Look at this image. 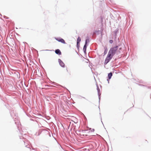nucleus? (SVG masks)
Returning <instances> with one entry per match:
<instances>
[{"label":"nucleus","instance_id":"obj_1","mask_svg":"<svg viewBox=\"0 0 151 151\" xmlns=\"http://www.w3.org/2000/svg\"><path fill=\"white\" fill-rule=\"evenodd\" d=\"M118 46H116L112 47L110 49L105 60L104 62L105 64H107L115 54L118 55L121 53L120 51L118 50Z\"/></svg>","mask_w":151,"mask_h":151},{"label":"nucleus","instance_id":"obj_2","mask_svg":"<svg viewBox=\"0 0 151 151\" xmlns=\"http://www.w3.org/2000/svg\"><path fill=\"white\" fill-rule=\"evenodd\" d=\"M55 39L57 41H58V42H60L62 43H63V44L66 43L65 40L61 38H55Z\"/></svg>","mask_w":151,"mask_h":151},{"label":"nucleus","instance_id":"obj_3","mask_svg":"<svg viewBox=\"0 0 151 151\" xmlns=\"http://www.w3.org/2000/svg\"><path fill=\"white\" fill-rule=\"evenodd\" d=\"M58 61L60 65L63 67H64L65 66V64L60 59H58Z\"/></svg>","mask_w":151,"mask_h":151},{"label":"nucleus","instance_id":"obj_4","mask_svg":"<svg viewBox=\"0 0 151 151\" xmlns=\"http://www.w3.org/2000/svg\"><path fill=\"white\" fill-rule=\"evenodd\" d=\"M55 52L56 54L59 55H61V51L58 49H57L55 50Z\"/></svg>","mask_w":151,"mask_h":151},{"label":"nucleus","instance_id":"obj_5","mask_svg":"<svg viewBox=\"0 0 151 151\" xmlns=\"http://www.w3.org/2000/svg\"><path fill=\"white\" fill-rule=\"evenodd\" d=\"M112 76V74L111 73H109L108 75V77L109 79H111Z\"/></svg>","mask_w":151,"mask_h":151},{"label":"nucleus","instance_id":"obj_6","mask_svg":"<svg viewBox=\"0 0 151 151\" xmlns=\"http://www.w3.org/2000/svg\"><path fill=\"white\" fill-rule=\"evenodd\" d=\"M86 45L85 44V45L84 46L83 48V50L84 52H85L86 50Z\"/></svg>","mask_w":151,"mask_h":151},{"label":"nucleus","instance_id":"obj_7","mask_svg":"<svg viewBox=\"0 0 151 151\" xmlns=\"http://www.w3.org/2000/svg\"><path fill=\"white\" fill-rule=\"evenodd\" d=\"M81 41V38L80 37H78L77 39V42L78 43H80Z\"/></svg>","mask_w":151,"mask_h":151},{"label":"nucleus","instance_id":"obj_8","mask_svg":"<svg viewBox=\"0 0 151 151\" xmlns=\"http://www.w3.org/2000/svg\"><path fill=\"white\" fill-rule=\"evenodd\" d=\"M89 42V39H87L86 40L85 44H87L88 42Z\"/></svg>","mask_w":151,"mask_h":151},{"label":"nucleus","instance_id":"obj_9","mask_svg":"<svg viewBox=\"0 0 151 151\" xmlns=\"http://www.w3.org/2000/svg\"><path fill=\"white\" fill-rule=\"evenodd\" d=\"M109 42L110 43H112L113 42V40H110L109 41Z\"/></svg>","mask_w":151,"mask_h":151},{"label":"nucleus","instance_id":"obj_10","mask_svg":"<svg viewBox=\"0 0 151 151\" xmlns=\"http://www.w3.org/2000/svg\"><path fill=\"white\" fill-rule=\"evenodd\" d=\"M77 46H78V45H80V43H78V42H77Z\"/></svg>","mask_w":151,"mask_h":151},{"label":"nucleus","instance_id":"obj_11","mask_svg":"<svg viewBox=\"0 0 151 151\" xmlns=\"http://www.w3.org/2000/svg\"><path fill=\"white\" fill-rule=\"evenodd\" d=\"M121 49H122V48H119V50H121Z\"/></svg>","mask_w":151,"mask_h":151},{"label":"nucleus","instance_id":"obj_12","mask_svg":"<svg viewBox=\"0 0 151 151\" xmlns=\"http://www.w3.org/2000/svg\"><path fill=\"white\" fill-rule=\"evenodd\" d=\"M104 52H105H105H106V51H104Z\"/></svg>","mask_w":151,"mask_h":151},{"label":"nucleus","instance_id":"obj_13","mask_svg":"<svg viewBox=\"0 0 151 151\" xmlns=\"http://www.w3.org/2000/svg\"><path fill=\"white\" fill-rule=\"evenodd\" d=\"M104 52H105H105H106V51H104Z\"/></svg>","mask_w":151,"mask_h":151}]
</instances>
